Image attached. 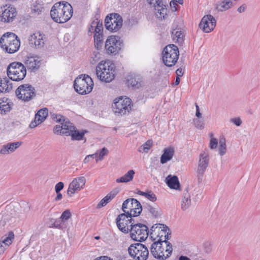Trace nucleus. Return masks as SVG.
Returning a JSON list of instances; mask_svg holds the SVG:
<instances>
[{
	"instance_id": "13d9d810",
	"label": "nucleus",
	"mask_w": 260,
	"mask_h": 260,
	"mask_svg": "<svg viewBox=\"0 0 260 260\" xmlns=\"http://www.w3.org/2000/svg\"><path fill=\"white\" fill-rule=\"evenodd\" d=\"M8 247L0 241V255L2 254Z\"/></svg>"
},
{
	"instance_id": "79ce46f5",
	"label": "nucleus",
	"mask_w": 260,
	"mask_h": 260,
	"mask_svg": "<svg viewBox=\"0 0 260 260\" xmlns=\"http://www.w3.org/2000/svg\"><path fill=\"white\" fill-rule=\"evenodd\" d=\"M218 150L220 155H223L226 153V146L225 139L224 138H221L219 140V146Z\"/></svg>"
},
{
	"instance_id": "bb28decb",
	"label": "nucleus",
	"mask_w": 260,
	"mask_h": 260,
	"mask_svg": "<svg viewBox=\"0 0 260 260\" xmlns=\"http://www.w3.org/2000/svg\"><path fill=\"white\" fill-rule=\"evenodd\" d=\"M184 37V32L181 28H177L175 24H173L172 31V37L173 41L176 43H182Z\"/></svg>"
},
{
	"instance_id": "423d86ee",
	"label": "nucleus",
	"mask_w": 260,
	"mask_h": 260,
	"mask_svg": "<svg viewBox=\"0 0 260 260\" xmlns=\"http://www.w3.org/2000/svg\"><path fill=\"white\" fill-rule=\"evenodd\" d=\"M179 55L178 47L173 44L166 46L162 52V60L167 67H172L177 62Z\"/></svg>"
},
{
	"instance_id": "5701e85b",
	"label": "nucleus",
	"mask_w": 260,
	"mask_h": 260,
	"mask_svg": "<svg viewBox=\"0 0 260 260\" xmlns=\"http://www.w3.org/2000/svg\"><path fill=\"white\" fill-rule=\"evenodd\" d=\"M48 114V110L47 108L39 110L36 114L34 121L29 124V127L34 128L42 123L46 118Z\"/></svg>"
},
{
	"instance_id": "2f4dec72",
	"label": "nucleus",
	"mask_w": 260,
	"mask_h": 260,
	"mask_svg": "<svg viewBox=\"0 0 260 260\" xmlns=\"http://www.w3.org/2000/svg\"><path fill=\"white\" fill-rule=\"evenodd\" d=\"M135 172L133 170H129L123 176L116 179V183H128L133 180Z\"/></svg>"
},
{
	"instance_id": "0e129e2a",
	"label": "nucleus",
	"mask_w": 260,
	"mask_h": 260,
	"mask_svg": "<svg viewBox=\"0 0 260 260\" xmlns=\"http://www.w3.org/2000/svg\"><path fill=\"white\" fill-rule=\"evenodd\" d=\"M178 260H191V259L186 256L181 255L179 257Z\"/></svg>"
},
{
	"instance_id": "09e8293b",
	"label": "nucleus",
	"mask_w": 260,
	"mask_h": 260,
	"mask_svg": "<svg viewBox=\"0 0 260 260\" xmlns=\"http://www.w3.org/2000/svg\"><path fill=\"white\" fill-rule=\"evenodd\" d=\"M71 216V213L69 210H65L61 215L60 219L61 221L64 222L68 220Z\"/></svg>"
},
{
	"instance_id": "393cba45",
	"label": "nucleus",
	"mask_w": 260,
	"mask_h": 260,
	"mask_svg": "<svg viewBox=\"0 0 260 260\" xmlns=\"http://www.w3.org/2000/svg\"><path fill=\"white\" fill-rule=\"evenodd\" d=\"M41 60L38 56L28 57L25 61L26 67L31 71L38 70L40 66Z\"/></svg>"
},
{
	"instance_id": "052dcab7",
	"label": "nucleus",
	"mask_w": 260,
	"mask_h": 260,
	"mask_svg": "<svg viewBox=\"0 0 260 260\" xmlns=\"http://www.w3.org/2000/svg\"><path fill=\"white\" fill-rule=\"evenodd\" d=\"M196 116L198 118H200L202 116V114L200 112V109L198 105H196Z\"/></svg>"
},
{
	"instance_id": "1a4fd4ad",
	"label": "nucleus",
	"mask_w": 260,
	"mask_h": 260,
	"mask_svg": "<svg viewBox=\"0 0 260 260\" xmlns=\"http://www.w3.org/2000/svg\"><path fill=\"white\" fill-rule=\"evenodd\" d=\"M170 235L168 227L161 223L154 224L149 231L150 237L153 241H167Z\"/></svg>"
},
{
	"instance_id": "ea45409f",
	"label": "nucleus",
	"mask_w": 260,
	"mask_h": 260,
	"mask_svg": "<svg viewBox=\"0 0 260 260\" xmlns=\"http://www.w3.org/2000/svg\"><path fill=\"white\" fill-rule=\"evenodd\" d=\"M103 31L100 32H95L94 35V40L95 43V47L99 48L101 47L102 39H103Z\"/></svg>"
},
{
	"instance_id": "dca6fc26",
	"label": "nucleus",
	"mask_w": 260,
	"mask_h": 260,
	"mask_svg": "<svg viewBox=\"0 0 260 260\" xmlns=\"http://www.w3.org/2000/svg\"><path fill=\"white\" fill-rule=\"evenodd\" d=\"M16 15V10L11 5H6L0 8V18L2 22H12Z\"/></svg>"
},
{
	"instance_id": "4468645a",
	"label": "nucleus",
	"mask_w": 260,
	"mask_h": 260,
	"mask_svg": "<svg viewBox=\"0 0 260 260\" xmlns=\"http://www.w3.org/2000/svg\"><path fill=\"white\" fill-rule=\"evenodd\" d=\"M123 20L121 16L117 13H112L105 19L106 28L111 31H117L122 26Z\"/></svg>"
},
{
	"instance_id": "774afa93",
	"label": "nucleus",
	"mask_w": 260,
	"mask_h": 260,
	"mask_svg": "<svg viewBox=\"0 0 260 260\" xmlns=\"http://www.w3.org/2000/svg\"><path fill=\"white\" fill-rule=\"evenodd\" d=\"M210 136L211 138H213V134L212 133L210 134Z\"/></svg>"
},
{
	"instance_id": "a19ab883",
	"label": "nucleus",
	"mask_w": 260,
	"mask_h": 260,
	"mask_svg": "<svg viewBox=\"0 0 260 260\" xmlns=\"http://www.w3.org/2000/svg\"><path fill=\"white\" fill-rule=\"evenodd\" d=\"M138 194L145 197L146 198H147V199L152 202H154L156 200V197L155 194L151 191H149L147 192L139 191L138 192Z\"/></svg>"
},
{
	"instance_id": "3c124183",
	"label": "nucleus",
	"mask_w": 260,
	"mask_h": 260,
	"mask_svg": "<svg viewBox=\"0 0 260 260\" xmlns=\"http://www.w3.org/2000/svg\"><path fill=\"white\" fill-rule=\"evenodd\" d=\"M53 132L55 134H63V129H62V126L61 124V123L60 124H58V125H56L54 129H53Z\"/></svg>"
},
{
	"instance_id": "20e7f679",
	"label": "nucleus",
	"mask_w": 260,
	"mask_h": 260,
	"mask_svg": "<svg viewBox=\"0 0 260 260\" xmlns=\"http://www.w3.org/2000/svg\"><path fill=\"white\" fill-rule=\"evenodd\" d=\"M172 250L171 244L167 241H154L150 248V252L153 256L160 259H165L169 257Z\"/></svg>"
},
{
	"instance_id": "4be33fe9",
	"label": "nucleus",
	"mask_w": 260,
	"mask_h": 260,
	"mask_svg": "<svg viewBox=\"0 0 260 260\" xmlns=\"http://www.w3.org/2000/svg\"><path fill=\"white\" fill-rule=\"evenodd\" d=\"M22 143L21 141L6 143L1 146L0 154L4 155L12 154L21 146Z\"/></svg>"
},
{
	"instance_id": "603ef678",
	"label": "nucleus",
	"mask_w": 260,
	"mask_h": 260,
	"mask_svg": "<svg viewBox=\"0 0 260 260\" xmlns=\"http://www.w3.org/2000/svg\"><path fill=\"white\" fill-rule=\"evenodd\" d=\"M91 58L94 62L97 61L100 59V54L98 49L93 52Z\"/></svg>"
},
{
	"instance_id": "c756f323",
	"label": "nucleus",
	"mask_w": 260,
	"mask_h": 260,
	"mask_svg": "<svg viewBox=\"0 0 260 260\" xmlns=\"http://www.w3.org/2000/svg\"><path fill=\"white\" fill-rule=\"evenodd\" d=\"M174 154V149L173 147L166 148L164 150V153L160 157V162L164 164L170 160Z\"/></svg>"
},
{
	"instance_id": "37998d69",
	"label": "nucleus",
	"mask_w": 260,
	"mask_h": 260,
	"mask_svg": "<svg viewBox=\"0 0 260 260\" xmlns=\"http://www.w3.org/2000/svg\"><path fill=\"white\" fill-rule=\"evenodd\" d=\"M31 9L32 12L39 14L43 11L44 8L42 4L36 2L32 4Z\"/></svg>"
},
{
	"instance_id": "412c9836",
	"label": "nucleus",
	"mask_w": 260,
	"mask_h": 260,
	"mask_svg": "<svg viewBox=\"0 0 260 260\" xmlns=\"http://www.w3.org/2000/svg\"><path fill=\"white\" fill-rule=\"evenodd\" d=\"M216 26V20L211 15L204 16L199 24L200 28L205 32H210Z\"/></svg>"
},
{
	"instance_id": "cd10ccee",
	"label": "nucleus",
	"mask_w": 260,
	"mask_h": 260,
	"mask_svg": "<svg viewBox=\"0 0 260 260\" xmlns=\"http://www.w3.org/2000/svg\"><path fill=\"white\" fill-rule=\"evenodd\" d=\"M118 192V190L116 189L112 190L99 202L97 205V208H101L105 206L117 194Z\"/></svg>"
},
{
	"instance_id": "a211bd4d",
	"label": "nucleus",
	"mask_w": 260,
	"mask_h": 260,
	"mask_svg": "<svg viewBox=\"0 0 260 260\" xmlns=\"http://www.w3.org/2000/svg\"><path fill=\"white\" fill-rule=\"evenodd\" d=\"M86 183L85 178L81 176L74 178L70 183L67 190L69 197H72L75 193L83 189Z\"/></svg>"
},
{
	"instance_id": "f3484780",
	"label": "nucleus",
	"mask_w": 260,
	"mask_h": 260,
	"mask_svg": "<svg viewBox=\"0 0 260 260\" xmlns=\"http://www.w3.org/2000/svg\"><path fill=\"white\" fill-rule=\"evenodd\" d=\"M209 162L208 154L204 152L200 154L197 168V177L199 182L203 179L204 174L207 168Z\"/></svg>"
},
{
	"instance_id": "de8ad7c7",
	"label": "nucleus",
	"mask_w": 260,
	"mask_h": 260,
	"mask_svg": "<svg viewBox=\"0 0 260 260\" xmlns=\"http://www.w3.org/2000/svg\"><path fill=\"white\" fill-rule=\"evenodd\" d=\"M193 122L194 125L196 128L200 129H202L204 128V122L203 119H200L199 118H194Z\"/></svg>"
},
{
	"instance_id": "a878e982",
	"label": "nucleus",
	"mask_w": 260,
	"mask_h": 260,
	"mask_svg": "<svg viewBox=\"0 0 260 260\" xmlns=\"http://www.w3.org/2000/svg\"><path fill=\"white\" fill-rule=\"evenodd\" d=\"M13 104L9 99L4 98L0 99V114H7L12 109Z\"/></svg>"
},
{
	"instance_id": "7ed1b4c3",
	"label": "nucleus",
	"mask_w": 260,
	"mask_h": 260,
	"mask_svg": "<svg viewBox=\"0 0 260 260\" xmlns=\"http://www.w3.org/2000/svg\"><path fill=\"white\" fill-rule=\"evenodd\" d=\"M0 46L7 53L12 54L19 50L20 41L15 34L8 32L4 34L1 38Z\"/></svg>"
},
{
	"instance_id": "9b49d317",
	"label": "nucleus",
	"mask_w": 260,
	"mask_h": 260,
	"mask_svg": "<svg viewBox=\"0 0 260 260\" xmlns=\"http://www.w3.org/2000/svg\"><path fill=\"white\" fill-rule=\"evenodd\" d=\"M129 255L136 260H147L149 255L147 247L144 244L136 243L132 244L128 248Z\"/></svg>"
},
{
	"instance_id": "4d7b16f0",
	"label": "nucleus",
	"mask_w": 260,
	"mask_h": 260,
	"mask_svg": "<svg viewBox=\"0 0 260 260\" xmlns=\"http://www.w3.org/2000/svg\"><path fill=\"white\" fill-rule=\"evenodd\" d=\"M98 155V153H95L92 154H90V155H87L83 160L84 163L86 164V163L88 162L89 161V160H90L89 159L90 157L93 158L94 156H97Z\"/></svg>"
},
{
	"instance_id": "864d4df0",
	"label": "nucleus",
	"mask_w": 260,
	"mask_h": 260,
	"mask_svg": "<svg viewBox=\"0 0 260 260\" xmlns=\"http://www.w3.org/2000/svg\"><path fill=\"white\" fill-rule=\"evenodd\" d=\"M64 187V184L62 182H59L57 183L55 186V189L56 193L60 192V190H61Z\"/></svg>"
},
{
	"instance_id": "473e14b6",
	"label": "nucleus",
	"mask_w": 260,
	"mask_h": 260,
	"mask_svg": "<svg viewBox=\"0 0 260 260\" xmlns=\"http://www.w3.org/2000/svg\"><path fill=\"white\" fill-rule=\"evenodd\" d=\"M103 23L102 21L96 19L94 20L91 23L90 27H89L88 32L94 33L95 32H100L103 31Z\"/></svg>"
},
{
	"instance_id": "72a5a7b5",
	"label": "nucleus",
	"mask_w": 260,
	"mask_h": 260,
	"mask_svg": "<svg viewBox=\"0 0 260 260\" xmlns=\"http://www.w3.org/2000/svg\"><path fill=\"white\" fill-rule=\"evenodd\" d=\"M191 205V200L189 193L187 191H184L181 201V208L183 211L187 209Z\"/></svg>"
},
{
	"instance_id": "69168bd1",
	"label": "nucleus",
	"mask_w": 260,
	"mask_h": 260,
	"mask_svg": "<svg viewBox=\"0 0 260 260\" xmlns=\"http://www.w3.org/2000/svg\"><path fill=\"white\" fill-rule=\"evenodd\" d=\"M180 77H176V80H175V84L176 85H177L179 84L180 83Z\"/></svg>"
},
{
	"instance_id": "f704fd0d",
	"label": "nucleus",
	"mask_w": 260,
	"mask_h": 260,
	"mask_svg": "<svg viewBox=\"0 0 260 260\" xmlns=\"http://www.w3.org/2000/svg\"><path fill=\"white\" fill-rule=\"evenodd\" d=\"M236 0H223L216 5V9L218 11L223 12L230 8Z\"/></svg>"
},
{
	"instance_id": "aec40b11",
	"label": "nucleus",
	"mask_w": 260,
	"mask_h": 260,
	"mask_svg": "<svg viewBox=\"0 0 260 260\" xmlns=\"http://www.w3.org/2000/svg\"><path fill=\"white\" fill-rule=\"evenodd\" d=\"M28 41L31 47L41 49L44 46L46 39L43 34L37 31L31 34L28 37Z\"/></svg>"
},
{
	"instance_id": "e433bc0d",
	"label": "nucleus",
	"mask_w": 260,
	"mask_h": 260,
	"mask_svg": "<svg viewBox=\"0 0 260 260\" xmlns=\"http://www.w3.org/2000/svg\"><path fill=\"white\" fill-rule=\"evenodd\" d=\"M128 83L132 87L139 88L141 86L142 79L140 76L138 75H132L127 79Z\"/></svg>"
},
{
	"instance_id": "b1692460",
	"label": "nucleus",
	"mask_w": 260,
	"mask_h": 260,
	"mask_svg": "<svg viewBox=\"0 0 260 260\" xmlns=\"http://www.w3.org/2000/svg\"><path fill=\"white\" fill-rule=\"evenodd\" d=\"M154 7L155 13L156 17L161 19H165L167 15L168 9L167 6L164 4L162 0H157L155 4H153Z\"/></svg>"
},
{
	"instance_id": "6e6d98bb",
	"label": "nucleus",
	"mask_w": 260,
	"mask_h": 260,
	"mask_svg": "<svg viewBox=\"0 0 260 260\" xmlns=\"http://www.w3.org/2000/svg\"><path fill=\"white\" fill-rule=\"evenodd\" d=\"M231 122L237 126H239L242 124V120L239 117L232 118L231 119Z\"/></svg>"
},
{
	"instance_id": "2eb2a0df",
	"label": "nucleus",
	"mask_w": 260,
	"mask_h": 260,
	"mask_svg": "<svg viewBox=\"0 0 260 260\" xmlns=\"http://www.w3.org/2000/svg\"><path fill=\"white\" fill-rule=\"evenodd\" d=\"M122 47V42L117 36H109L105 42V49L109 54H116L119 52Z\"/></svg>"
},
{
	"instance_id": "39448f33",
	"label": "nucleus",
	"mask_w": 260,
	"mask_h": 260,
	"mask_svg": "<svg viewBox=\"0 0 260 260\" xmlns=\"http://www.w3.org/2000/svg\"><path fill=\"white\" fill-rule=\"evenodd\" d=\"M74 86L76 91L78 93L86 94L92 91L93 82L88 75L82 74L75 79Z\"/></svg>"
},
{
	"instance_id": "c03bdc74",
	"label": "nucleus",
	"mask_w": 260,
	"mask_h": 260,
	"mask_svg": "<svg viewBox=\"0 0 260 260\" xmlns=\"http://www.w3.org/2000/svg\"><path fill=\"white\" fill-rule=\"evenodd\" d=\"M152 145V141L151 140H148L139 148V151L142 153L147 152Z\"/></svg>"
},
{
	"instance_id": "a18cd8bd",
	"label": "nucleus",
	"mask_w": 260,
	"mask_h": 260,
	"mask_svg": "<svg viewBox=\"0 0 260 260\" xmlns=\"http://www.w3.org/2000/svg\"><path fill=\"white\" fill-rule=\"evenodd\" d=\"M147 211L150 213L153 216L157 217L159 215V208H155L150 205H148L146 207Z\"/></svg>"
},
{
	"instance_id": "5fc2aeb1",
	"label": "nucleus",
	"mask_w": 260,
	"mask_h": 260,
	"mask_svg": "<svg viewBox=\"0 0 260 260\" xmlns=\"http://www.w3.org/2000/svg\"><path fill=\"white\" fill-rule=\"evenodd\" d=\"M53 119L56 122H60V123L63 122V119H65L64 117L60 114L53 115Z\"/></svg>"
},
{
	"instance_id": "0eeeda50",
	"label": "nucleus",
	"mask_w": 260,
	"mask_h": 260,
	"mask_svg": "<svg viewBox=\"0 0 260 260\" xmlns=\"http://www.w3.org/2000/svg\"><path fill=\"white\" fill-rule=\"evenodd\" d=\"M7 72L9 79L14 81L22 80L26 74L25 67L19 62L10 63L7 68Z\"/></svg>"
},
{
	"instance_id": "4c0bfd02",
	"label": "nucleus",
	"mask_w": 260,
	"mask_h": 260,
	"mask_svg": "<svg viewBox=\"0 0 260 260\" xmlns=\"http://www.w3.org/2000/svg\"><path fill=\"white\" fill-rule=\"evenodd\" d=\"M14 239V234L12 232H9L8 235L3 236L0 241L8 247L12 243Z\"/></svg>"
},
{
	"instance_id": "e2e57ef3",
	"label": "nucleus",
	"mask_w": 260,
	"mask_h": 260,
	"mask_svg": "<svg viewBox=\"0 0 260 260\" xmlns=\"http://www.w3.org/2000/svg\"><path fill=\"white\" fill-rule=\"evenodd\" d=\"M56 193H57V196L55 198V201H57L60 200L62 198V194L60 192Z\"/></svg>"
},
{
	"instance_id": "bf43d9fd",
	"label": "nucleus",
	"mask_w": 260,
	"mask_h": 260,
	"mask_svg": "<svg viewBox=\"0 0 260 260\" xmlns=\"http://www.w3.org/2000/svg\"><path fill=\"white\" fill-rule=\"evenodd\" d=\"M176 74L177 75V77H181L184 74V71H183V69L181 68H178L176 71Z\"/></svg>"
},
{
	"instance_id": "ddd939ff",
	"label": "nucleus",
	"mask_w": 260,
	"mask_h": 260,
	"mask_svg": "<svg viewBox=\"0 0 260 260\" xmlns=\"http://www.w3.org/2000/svg\"><path fill=\"white\" fill-rule=\"evenodd\" d=\"M15 92L17 98L24 102L31 100L36 95L35 88L28 84L19 86Z\"/></svg>"
},
{
	"instance_id": "6e6552de",
	"label": "nucleus",
	"mask_w": 260,
	"mask_h": 260,
	"mask_svg": "<svg viewBox=\"0 0 260 260\" xmlns=\"http://www.w3.org/2000/svg\"><path fill=\"white\" fill-rule=\"evenodd\" d=\"M131 100L127 97L119 96L115 98L112 105L113 112L117 115H124L131 110Z\"/></svg>"
},
{
	"instance_id": "58836bf2",
	"label": "nucleus",
	"mask_w": 260,
	"mask_h": 260,
	"mask_svg": "<svg viewBox=\"0 0 260 260\" xmlns=\"http://www.w3.org/2000/svg\"><path fill=\"white\" fill-rule=\"evenodd\" d=\"M85 134L84 131H79L75 129V128L70 133L69 136H71L73 140H82Z\"/></svg>"
},
{
	"instance_id": "6ab92c4d",
	"label": "nucleus",
	"mask_w": 260,
	"mask_h": 260,
	"mask_svg": "<svg viewBox=\"0 0 260 260\" xmlns=\"http://www.w3.org/2000/svg\"><path fill=\"white\" fill-rule=\"evenodd\" d=\"M132 217L125 213L120 214L116 218V224L118 229L123 233L127 234L130 232Z\"/></svg>"
},
{
	"instance_id": "7c9ffc66",
	"label": "nucleus",
	"mask_w": 260,
	"mask_h": 260,
	"mask_svg": "<svg viewBox=\"0 0 260 260\" xmlns=\"http://www.w3.org/2000/svg\"><path fill=\"white\" fill-rule=\"evenodd\" d=\"M12 89V83L8 78H0V92H9Z\"/></svg>"
},
{
	"instance_id": "338daca9",
	"label": "nucleus",
	"mask_w": 260,
	"mask_h": 260,
	"mask_svg": "<svg viewBox=\"0 0 260 260\" xmlns=\"http://www.w3.org/2000/svg\"><path fill=\"white\" fill-rule=\"evenodd\" d=\"M176 1H174L172 0V1L170 2V6H171V7H173V6H174V5H176Z\"/></svg>"
},
{
	"instance_id": "49530a36",
	"label": "nucleus",
	"mask_w": 260,
	"mask_h": 260,
	"mask_svg": "<svg viewBox=\"0 0 260 260\" xmlns=\"http://www.w3.org/2000/svg\"><path fill=\"white\" fill-rule=\"evenodd\" d=\"M108 150L105 147L99 151H97L95 153H98V158L96 159V161L98 162L99 160H102L104 157L108 154Z\"/></svg>"
},
{
	"instance_id": "c85d7f7f",
	"label": "nucleus",
	"mask_w": 260,
	"mask_h": 260,
	"mask_svg": "<svg viewBox=\"0 0 260 260\" xmlns=\"http://www.w3.org/2000/svg\"><path fill=\"white\" fill-rule=\"evenodd\" d=\"M166 182L170 188L176 190L180 189L179 181L176 176L168 175L166 178Z\"/></svg>"
},
{
	"instance_id": "8fccbe9b",
	"label": "nucleus",
	"mask_w": 260,
	"mask_h": 260,
	"mask_svg": "<svg viewBox=\"0 0 260 260\" xmlns=\"http://www.w3.org/2000/svg\"><path fill=\"white\" fill-rule=\"evenodd\" d=\"M217 144L218 140L214 138H211L210 141L209 147L212 149H215L217 146Z\"/></svg>"
},
{
	"instance_id": "f03ea898",
	"label": "nucleus",
	"mask_w": 260,
	"mask_h": 260,
	"mask_svg": "<svg viewBox=\"0 0 260 260\" xmlns=\"http://www.w3.org/2000/svg\"><path fill=\"white\" fill-rule=\"evenodd\" d=\"M96 73L100 80L109 83L115 78V65L109 60L102 61L96 67Z\"/></svg>"
},
{
	"instance_id": "c9c22d12",
	"label": "nucleus",
	"mask_w": 260,
	"mask_h": 260,
	"mask_svg": "<svg viewBox=\"0 0 260 260\" xmlns=\"http://www.w3.org/2000/svg\"><path fill=\"white\" fill-rule=\"evenodd\" d=\"M63 129V134L69 136L70 133L75 129V126L69 119H63V122L61 123Z\"/></svg>"
},
{
	"instance_id": "680f3d73",
	"label": "nucleus",
	"mask_w": 260,
	"mask_h": 260,
	"mask_svg": "<svg viewBox=\"0 0 260 260\" xmlns=\"http://www.w3.org/2000/svg\"><path fill=\"white\" fill-rule=\"evenodd\" d=\"M246 6L245 5H242L238 9V11L239 13H242L245 11Z\"/></svg>"
},
{
	"instance_id": "9d476101",
	"label": "nucleus",
	"mask_w": 260,
	"mask_h": 260,
	"mask_svg": "<svg viewBox=\"0 0 260 260\" xmlns=\"http://www.w3.org/2000/svg\"><path fill=\"white\" fill-rule=\"evenodd\" d=\"M122 210L129 217L139 216L142 211L141 203L136 199L129 198L125 200L122 205Z\"/></svg>"
},
{
	"instance_id": "f8f14e48",
	"label": "nucleus",
	"mask_w": 260,
	"mask_h": 260,
	"mask_svg": "<svg viewBox=\"0 0 260 260\" xmlns=\"http://www.w3.org/2000/svg\"><path fill=\"white\" fill-rule=\"evenodd\" d=\"M131 237L137 241H144L149 234L148 227L143 224H131Z\"/></svg>"
},
{
	"instance_id": "f257e3e1",
	"label": "nucleus",
	"mask_w": 260,
	"mask_h": 260,
	"mask_svg": "<svg viewBox=\"0 0 260 260\" xmlns=\"http://www.w3.org/2000/svg\"><path fill=\"white\" fill-rule=\"evenodd\" d=\"M73 10L72 6L68 2L55 3L50 11V16L54 21L63 23L68 21L72 17Z\"/></svg>"
}]
</instances>
